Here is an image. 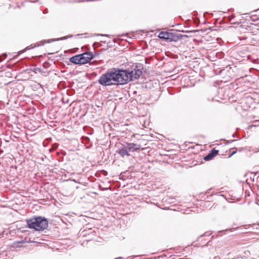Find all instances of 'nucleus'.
<instances>
[{
	"instance_id": "obj_1",
	"label": "nucleus",
	"mask_w": 259,
	"mask_h": 259,
	"mask_svg": "<svg viewBox=\"0 0 259 259\" xmlns=\"http://www.w3.org/2000/svg\"><path fill=\"white\" fill-rule=\"evenodd\" d=\"M118 84H124L136 79L142 74L141 69L137 67L134 70L116 69Z\"/></svg>"
},
{
	"instance_id": "obj_2",
	"label": "nucleus",
	"mask_w": 259,
	"mask_h": 259,
	"mask_svg": "<svg viewBox=\"0 0 259 259\" xmlns=\"http://www.w3.org/2000/svg\"><path fill=\"white\" fill-rule=\"evenodd\" d=\"M116 69L108 70L102 74L99 79V83L103 85L118 84Z\"/></svg>"
},
{
	"instance_id": "obj_3",
	"label": "nucleus",
	"mask_w": 259,
	"mask_h": 259,
	"mask_svg": "<svg viewBox=\"0 0 259 259\" xmlns=\"http://www.w3.org/2000/svg\"><path fill=\"white\" fill-rule=\"evenodd\" d=\"M27 224L31 229L36 230H43L48 227V221L41 217L28 221Z\"/></svg>"
},
{
	"instance_id": "obj_4",
	"label": "nucleus",
	"mask_w": 259,
	"mask_h": 259,
	"mask_svg": "<svg viewBox=\"0 0 259 259\" xmlns=\"http://www.w3.org/2000/svg\"><path fill=\"white\" fill-rule=\"evenodd\" d=\"M158 37L164 40H168L170 41H176L181 37L180 35L172 32L161 31L159 33Z\"/></svg>"
},
{
	"instance_id": "obj_5",
	"label": "nucleus",
	"mask_w": 259,
	"mask_h": 259,
	"mask_svg": "<svg viewBox=\"0 0 259 259\" xmlns=\"http://www.w3.org/2000/svg\"><path fill=\"white\" fill-rule=\"evenodd\" d=\"M79 55L80 65L88 63L94 58L93 54L92 52H85L79 54Z\"/></svg>"
},
{
	"instance_id": "obj_6",
	"label": "nucleus",
	"mask_w": 259,
	"mask_h": 259,
	"mask_svg": "<svg viewBox=\"0 0 259 259\" xmlns=\"http://www.w3.org/2000/svg\"><path fill=\"white\" fill-rule=\"evenodd\" d=\"M140 148V146L139 145L135 144L133 143H129L127 144L126 148L130 151H135L137 150L138 149H139Z\"/></svg>"
},
{
	"instance_id": "obj_7",
	"label": "nucleus",
	"mask_w": 259,
	"mask_h": 259,
	"mask_svg": "<svg viewBox=\"0 0 259 259\" xmlns=\"http://www.w3.org/2000/svg\"><path fill=\"white\" fill-rule=\"evenodd\" d=\"M72 36H73V35H68V36H66L62 37H60V38H59L50 39H48L47 41L44 40V41H42V45H44V44H45L46 42L50 43V42H52L53 41H57V40H64V39H66L67 38H71Z\"/></svg>"
},
{
	"instance_id": "obj_8",
	"label": "nucleus",
	"mask_w": 259,
	"mask_h": 259,
	"mask_svg": "<svg viewBox=\"0 0 259 259\" xmlns=\"http://www.w3.org/2000/svg\"><path fill=\"white\" fill-rule=\"evenodd\" d=\"M70 61L73 64L80 65L79 54L71 57L70 59Z\"/></svg>"
},
{
	"instance_id": "obj_9",
	"label": "nucleus",
	"mask_w": 259,
	"mask_h": 259,
	"mask_svg": "<svg viewBox=\"0 0 259 259\" xmlns=\"http://www.w3.org/2000/svg\"><path fill=\"white\" fill-rule=\"evenodd\" d=\"M117 152L122 156L129 155V154L128 153L127 149H126L125 148H122V149H119L118 150Z\"/></svg>"
},
{
	"instance_id": "obj_10",
	"label": "nucleus",
	"mask_w": 259,
	"mask_h": 259,
	"mask_svg": "<svg viewBox=\"0 0 259 259\" xmlns=\"http://www.w3.org/2000/svg\"><path fill=\"white\" fill-rule=\"evenodd\" d=\"M120 58H121V59L119 61H117V63H120L119 65H125L126 64V62H125L126 59L123 56L120 57Z\"/></svg>"
},
{
	"instance_id": "obj_11",
	"label": "nucleus",
	"mask_w": 259,
	"mask_h": 259,
	"mask_svg": "<svg viewBox=\"0 0 259 259\" xmlns=\"http://www.w3.org/2000/svg\"><path fill=\"white\" fill-rule=\"evenodd\" d=\"M213 157V156H212L210 153L208 154L206 156H205L204 157V160H209L210 159H211Z\"/></svg>"
},
{
	"instance_id": "obj_12",
	"label": "nucleus",
	"mask_w": 259,
	"mask_h": 259,
	"mask_svg": "<svg viewBox=\"0 0 259 259\" xmlns=\"http://www.w3.org/2000/svg\"><path fill=\"white\" fill-rule=\"evenodd\" d=\"M210 153L214 157L218 154V150H212Z\"/></svg>"
},
{
	"instance_id": "obj_13",
	"label": "nucleus",
	"mask_w": 259,
	"mask_h": 259,
	"mask_svg": "<svg viewBox=\"0 0 259 259\" xmlns=\"http://www.w3.org/2000/svg\"><path fill=\"white\" fill-rule=\"evenodd\" d=\"M7 56V54H4L3 56H0V62L3 61V59L2 58L3 57H4V58H6Z\"/></svg>"
},
{
	"instance_id": "obj_14",
	"label": "nucleus",
	"mask_w": 259,
	"mask_h": 259,
	"mask_svg": "<svg viewBox=\"0 0 259 259\" xmlns=\"http://www.w3.org/2000/svg\"><path fill=\"white\" fill-rule=\"evenodd\" d=\"M133 65H142V64H141V63H134Z\"/></svg>"
},
{
	"instance_id": "obj_15",
	"label": "nucleus",
	"mask_w": 259,
	"mask_h": 259,
	"mask_svg": "<svg viewBox=\"0 0 259 259\" xmlns=\"http://www.w3.org/2000/svg\"><path fill=\"white\" fill-rule=\"evenodd\" d=\"M29 49H30V48H29L28 47H26V48L25 49V50H29Z\"/></svg>"
},
{
	"instance_id": "obj_16",
	"label": "nucleus",
	"mask_w": 259,
	"mask_h": 259,
	"mask_svg": "<svg viewBox=\"0 0 259 259\" xmlns=\"http://www.w3.org/2000/svg\"><path fill=\"white\" fill-rule=\"evenodd\" d=\"M16 62L14 63L13 65H16Z\"/></svg>"
},
{
	"instance_id": "obj_17",
	"label": "nucleus",
	"mask_w": 259,
	"mask_h": 259,
	"mask_svg": "<svg viewBox=\"0 0 259 259\" xmlns=\"http://www.w3.org/2000/svg\"><path fill=\"white\" fill-rule=\"evenodd\" d=\"M145 63H148V62L146 61V60H145Z\"/></svg>"
}]
</instances>
